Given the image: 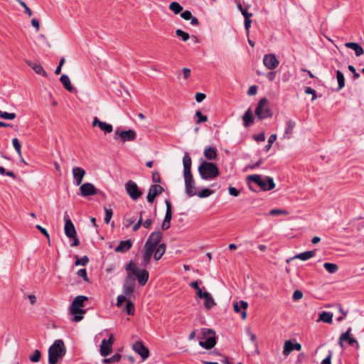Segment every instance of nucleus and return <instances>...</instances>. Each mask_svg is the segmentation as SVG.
Listing matches in <instances>:
<instances>
[{"instance_id": "51", "label": "nucleus", "mask_w": 364, "mask_h": 364, "mask_svg": "<svg viewBox=\"0 0 364 364\" xmlns=\"http://www.w3.org/2000/svg\"><path fill=\"white\" fill-rule=\"evenodd\" d=\"M143 213H144L143 211L139 212V219L137 221V223H136L133 225V228H132L134 231H137L139 229V228L142 225V215H143Z\"/></svg>"}, {"instance_id": "19", "label": "nucleus", "mask_w": 364, "mask_h": 364, "mask_svg": "<svg viewBox=\"0 0 364 364\" xmlns=\"http://www.w3.org/2000/svg\"><path fill=\"white\" fill-rule=\"evenodd\" d=\"M351 328H349L347 331L344 333H342L339 338V345L343 347V342L347 341L348 344L351 346H358V341L351 336L350 335Z\"/></svg>"}, {"instance_id": "6", "label": "nucleus", "mask_w": 364, "mask_h": 364, "mask_svg": "<svg viewBox=\"0 0 364 364\" xmlns=\"http://www.w3.org/2000/svg\"><path fill=\"white\" fill-rule=\"evenodd\" d=\"M201 331L203 336L200 338L199 345L207 350L213 348L216 344L215 332L205 328H202Z\"/></svg>"}, {"instance_id": "38", "label": "nucleus", "mask_w": 364, "mask_h": 364, "mask_svg": "<svg viewBox=\"0 0 364 364\" xmlns=\"http://www.w3.org/2000/svg\"><path fill=\"white\" fill-rule=\"evenodd\" d=\"M122 355L119 353L114 354L113 356L109 358H105L102 360L103 364L115 363L120 361Z\"/></svg>"}, {"instance_id": "26", "label": "nucleus", "mask_w": 364, "mask_h": 364, "mask_svg": "<svg viewBox=\"0 0 364 364\" xmlns=\"http://www.w3.org/2000/svg\"><path fill=\"white\" fill-rule=\"evenodd\" d=\"M132 246V243L129 240H123L119 242L114 250L116 252H126L131 249Z\"/></svg>"}, {"instance_id": "13", "label": "nucleus", "mask_w": 364, "mask_h": 364, "mask_svg": "<svg viewBox=\"0 0 364 364\" xmlns=\"http://www.w3.org/2000/svg\"><path fill=\"white\" fill-rule=\"evenodd\" d=\"M80 195L82 197H87L97 194L98 190L95 186L89 182L82 183L80 188Z\"/></svg>"}, {"instance_id": "36", "label": "nucleus", "mask_w": 364, "mask_h": 364, "mask_svg": "<svg viewBox=\"0 0 364 364\" xmlns=\"http://www.w3.org/2000/svg\"><path fill=\"white\" fill-rule=\"evenodd\" d=\"M169 9L176 15L181 13L183 8L178 2L173 1L169 4Z\"/></svg>"}, {"instance_id": "61", "label": "nucleus", "mask_w": 364, "mask_h": 364, "mask_svg": "<svg viewBox=\"0 0 364 364\" xmlns=\"http://www.w3.org/2000/svg\"><path fill=\"white\" fill-rule=\"evenodd\" d=\"M251 23H252V21L250 18H245V30H246V32L247 34H249V32H250V28L251 26Z\"/></svg>"}, {"instance_id": "22", "label": "nucleus", "mask_w": 364, "mask_h": 364, "mask_svg": "<svg viewBox=\"0 0 364 364\" xmlns=\"http://www.w3.org/2000/svg\"><path fill=\"white\" fill-rule=\"evenodd\" d=\"M70 313L73 316L72 321L73 322H79L83 318V314H85V310H83L80 307L74 306L71 304Z\"/></svg>"}, {"instance_id": "32", "label": "nucleus", "mask_w": 364, "mask_h": 364, "mask_svg": "<svg viewBox=\"0 0 364 364\" xmlns=\"http://www.w3.org/2000/svg\"><path fill=\"white\" fill-rule=\"evenodd\" d=\"M60 81L67 90L72 92L74 90V87L71 85L70 80L67 75H62L60 77Z\"/></svg>"}, {"instance_id": "18", "label": "nucleus", "mask_w": 364, "mask_h": 364, "mask_svg": "<svg viewBox=\"0 0 364 364\" xmlns=\"http://www.w3.org/2000/svg\"><path fill=\"white\" fill-rule=\"evenodd\" d=\"M92 125V127H98L105 134H109L113 131L112 124L102 122L97 117H94Z\"/></svg>"}, {"instance_id": "14", "label": "nucleus", "mask_w": 364, "mask_h": 364, "mask_svg": "<svg viewBox=\"0 0 364 364\" xmlns=\"http://www.w3.org/2000/svg\"><path fill=\"white\" fill-rule=\"evenodd\" d=\"M264 65L269 70H274L278 67L279 61L274 54H266L263 58Z\"/></svg>"}, {"instance_id": "43", "label": "nucleus", "mask_w": 364, "mask_h": 364, "mask_svg": "<svg viewBox=\"0 0 364 364\" xmlns=\"http://www.w3.org/2000/svg\"><path fill=\"white\" fill-rule=\"evenodd\" d=\"M13 146L19 157H21V146L17 138L12 139Z\"/></svg>"}, {"instance_id": "58", "label": "nucleus", "mask_w": 364, "mask_h": 364, "mask_svg": "<svg viewBox=\"0 0 364 364\" xmlns=\"http://www.w3.org/2000/svg\"><path fill=\"white\" fill-rule=\"evenodd\" d=\"M305 92L306 94L312 95V101L316 100V91L314 89H312L311 87H306L305 89Z\"/></svg>"}, {"instance_id": "64", "label": "nucleus", "mask_w": 364, "mask_h": 364, "mask_svg": "<svg viewBox=\"0 0 364 364\" xmlns=\"http://www.w3.org/2000/svg\"><path fill=\"white\" fill-rule=\"evenodd\" d=\"M331 357H332V352L330 351L328 356L323 359L321 364H331Z\"/></svg>"}, {"instance_id": "31", "label": "nucleus", "mask_w": 364, "mask_h": 364, "mask_svg": "<svg viewBox=\"0 0 364 364\" xmlns=\"http://www.w3.org/2000/svg\"><path fill=\"white\" fill-rule=\"evenodd\" d=\"M205 299V304L204 306L206 309H210L213 306L216 305V303L215 302L213 296L211 294L207 291H205V294H203V298Z\"/></svg>"}, {"instance_id": "4", "label": "nucleus", "mask_w": 364, "mask_h": 364, "mask_svg": "<svg viewBox=\"0 0 364 364\" xmlns=\"http://www.w3.org/2000/svg\"><path fill=\"white\" fill-rule=\"evenodd\" d=\"M125 270L128 272V275H131L133 278H136L141 286H144L146 284L149 277L147 270L138 268L132 261L125 265Z\"/></svg>"}, {"instance_id": "50", "label": "nucleus", "mask_w": 364, "mask_h": 364, "mask_svg": "<svg viewBox=\"0 0 364 364\" xmlns=\"http://www.w3.org/2000/svg\"><path fill=\"white\" fill-rule=\"evenodd\" d=\"M88 262H89L88 257L87 256H83L81 258L77 259L75 261V264L85 266L88 263Z\"/></svg>"}, {"instance_id": "44", "label": "nucleus", "mask_w": 364, "mask_h": 364, "mask_svg": "<svg viewBox=\"0 0 364 364\" xmlns=\"http://www.w3.org/2000/svg\"><path fill=\"white\" fill-rule=\"evenodd\" d=\"M16 117V115L15 113H9L0 110V117L2 119L12 120L14 119Z\"/></svg>"}, {"instance_id": "3", "label": "nucleus", "mask_w": 364, "mask_h": 364, "mask_svg": "<svg viewBox=\"0 0 364 364\" xmlns=\"http://www.w3.org/2000/svg\"><path fill=\"white\" fill-rule=\"evenodd\" d=\"M66 353V348L61 339H58L48 349V363L56 364Z\"/></svg>"}, {"instance_id": "29", "label": "nucleus", "mask_w": 364, "mask_h": 364, "mask_svg": "<svg viewBox=\"0 0 364 364\" xmlns=\"http://www.w3.org/2000/svg\"><path fill=\"white\" fill-rule=\"evenodd\" d=\"M286 125L287 126H286L284 136L285 138L290 139L291 136V134L293 133V130L296 126V123L294 121H293L291 119H289L287 121Z\"/></svg>"}, {"instance_id": "49", "label": "nucleus", "mask_w": 364, "mask_h": 364, "mask_svg": "<svg viewBox=\"0 0 364 364\" xmlns=\"http://www.w3.org/2000/svg\"><path fill=\"white\" fill-rule=\"evenodd\" d=\"M105 223L106 224H108V223H109V222L112 219L113 212H112V209L105 208Z\"/></svg>"}, {"instance_id": "46", "label": "nucleus", "mask_w": 364, "mask_h": 364, "mask_svg": "<svg viewBox=\"0 0 364 364\" xmlns=\"http://www.w3.org/2000/svg\"><path fill=\"white\" fill-rule=\"evenodd\" d=\"M213 193V191L212 190H210L208 188H204L196 194L200 198H207V197L210 196Z\"/></svg>"}, {"instance_id": "15", "label": "nucleus", "mask_w": 364, "mask_h": 364, "mask_svg": "<svg viewBox=\"0 0 364 364\" xmlns=\"http://www.w3.org/2000/svg\"><path fill=\"white\" fill-rule=\"evenodd\" d=\"M64 221H65V234L68 237H75L76 235V230L75 228L70 220L69 215L65 213L64 215Z\"/></svg>"}, {"instance_id": "33", "label": "nucleus", "mask_w": 364, "mask_h": 364, "mask_svg": "<svg viewBox=\"0 0 364 364\" xmlns=\"http://www.w3.org/2000/svg\"><path fill=\"white\" fill-rule=\"evenodd\" d=\"M88 298L85 296L80 295L77 296L72 302L73 306L80 308L85 307L84 303L87 301Z\"/></svg>"}, {"instance_id": "28", "label": "nucleus", "mask_w": 364, "mask_h": 364, "mask_svg": "<svg viewBox=\"0 0 364 364\" xmlns=\"http://www.w3.org/2000/svg\"><path fill=\"white\" fill-rule=\"evenodd\" d=\"M243 124L245 127L250 126L254 122V117L250 108L242 116Z\"/></svg>"}, {"instance_id": "63", "label": "nucleus", "mask_w": 364, "mask_h": 364, "mask_svg": "<svg viewBox=\"0 0 364 364\" xmlns=\"http://www.w3.org/2000/svg\"><path fill=\"white\" fill-rule=\"evenodd\" d=\"M257 87L256 85H252L249 87L247 94L249 95H254L257 93Z\"/></svg>"}, {"instance_id": "35", "label": "nucleus", "mask_w": 364, "mask_h": 364, "mask_svg": "<svg viewBox=\"0 0 364 364\" xmlns=\"http://www.w3.org/2000/svg\"><path fill=\"white\" fill-rule=\"evenodd\" d=\"M318 321H322L326 323H331L333 321V314L327 311H323L319 315Z\"/></svg>"}, {"instance_id": "42", "label": "nucleus", "mask_w": 364, "mask_h": 364, "mask_svg": "<svg viewBox=\"0 0 364 364\" xmlns=\"http://www.w3.org/2000/svg\"><path fill=\"white\" fill-rule=\"evenodd\" d=\"M196 124H200L202 122H205L208 120V117L205 115H203L202 112L199 110L196 112Z\"/></svg>"}, {"instance_id": "41", "label": "nucleus", "mask_w": 364, "mask_h": 364, "mask_svg": "<svg viewBox=\"0 0 364 364\" xmlns=\"http://www.w3.org/2000/svg\"><path fill=\"white\" fill-rule=\"evenodd\" d=\"M176 34L177 36L181 38L183 41H187L191 38L188 33L183 31L181 29H177L176 31Z\"/></svg>"}, {"instance_id": "52", "label": "nucleus", "mask_w": 364, "mask_h": 364, "mask_svg": "<svg viewBox=\"0 0 364 364\" xmlns=\"http://www.w3.org/2000/svg\"><path fill=\"white\" fill-rule=\"evenodd\" d=\"M269 214L272 215H287L288 212L285 210L272 209L270 210Z\"/></svg>"}, {"instance_id": "30", "label": "nucleus", "mask_w": 364, "mask_h": 364, "mask_svg": "<svg viewBox=\"0 0 364 364\" xmlns=\"http://www.w3.org/2000/svg\"><path fill=\"white\" fill-rule=\"evenodd\" d=\"M204 156L208 160H213L217 157V150L215 148L208 146L204 150Z\"/></svg>"}, {"instance_id": "47", "label": "nucleus", "mask_w": 364, "mask_h": 364, "mask_svg": "<svg viewBox=\"0 0 364 364\" xmlns=\"http://www.w3.org/2000/svg\"><path fill=\"white\" fill-rule=\"evenodd\" d=\"M41 352L39 350H36L34 353L29 356V359L32 362H38L41 358Z\"/></svg>"}, {"instance_id": "9", "label": "nucleus", "mask_w": 364, "mask_h": 364, "mask_svg": "<svg viewBox=\"0 0 364 364\" xmlns=\"http://www.w3.org/2000/svg\"><path fill=\"white\" fill-rule=\"evenodd\" d=\"M136 133L132 130H121L119 127L117 128L114 132V139L117 141L124 143L126 141H132L136 139Z\"/></svg>"}, {"instance_id": "16", "label": "nucleus", "mask_w": 364, "mask_h": 364, "mask_svg": "<svg viewBox=\"0 0 364 364\" xmlns=\"http://www.w3.org/2000/svg\"><path fill=\"white\" fill-rule=\"evenodd\" d=\"M164 191V188L160 185H151L149 189L147 194V200L148 202L152 203L155 199V198L161 194Z\"/></svg>"}, {"instance_id": "59", "label": "nucleus", "mask_w": 364, "mask_h": 364, "mask_svg": "<svg viewBox=\"0 0 364 364\" xmlns=\"http://www.w3.org/2000/svg\"><path fill=\"white\" fill-rule=\"evenodd\" d=\"M247 333L248 336L250 338V341L256 346L257 345L256 335L255 333H253L252 332H251V331L250 329L247 330Z\"/></svg>"}, {"instance_id": "45", "label": "nucleus", "mask_w": 364, "mask_h": 364, "mask_svg": "<svg viewBox=\"0 0 364 364\" xmlns=\"http://www.w3.org/2000/svg\"><path fill=\"white\" fill-rule=\"evenodd\" d=\"M125 311H127L128 315H134V304L130 301H128L126 306H125Z\"/></svg>"}, {"instance_id": "57", "label": "nucleus", "mask_w": 364, "mask_h": 364, "mask_svg": "<svg viewBox=\"0 0 364 364\" xmlns=\"http://www.w3.org/2000/svg\"><path fill=\"white\" fill-rule=\"evenodd\" d=\"M228 191H229L230 195L235 196V197L238 196L240 193L239 190H237V188L232 187V186L229 187Z\"/></svg>"}, {"instance_id": "11", "label": "nucleus", "mask_w": 364, "mask_h": 364, "mask_svg": "<svg viewBox=\"0 0 364 364\" xmlns=\"http://www.w3.org/2000/svg\"><path fill=\"white\" fill-rule=\"evenodd\" d=\"M114 338L112 334L110 335L108 339H103L100 346V355L102 357H107L112 353V346L114 343Z\"/></svg>"}, {"instance_id": "27", "label": "nucleus", "mask_w": 364, "mask_h": 364, "mask_svg": "<svg viewBox=\"0 0 364 364\" xmlns=\"http://www.w3.org/2000/svg\"><path fill=\"white\" fill-rule=\"evenodd\" d=\"M345 46L348 48L353 50L356 56H360L364 53L363 48L357 43L348 42L345 43Z\"/></svg>"}, {"instance_id": "1", "label": "nucleus", "mask_w": 364, "mask_h": 364, "mask_svg": "<svg viewBox=\"0 0 364 364\" xmlns=\"http://www.w3.org/2000/svg\"><path fill=\"white\" fill-rule=\"evenodd\" d=\"M163 238L160 231L151 232L147 238L141 256V264L147 266L153 256L156 261L161 259L166 250V245L161 242Z\"/></svg>"}, {"instance_id": "20", "label": "nucleus", "mask_w": 364, "mask_h": 364, "mask_svg": "<svg viewBox=\"0 0 364 364\" xmlns=\"http://www.w3.org/2000/svg\"><path fill=\"white\" fill-rule=\"evenodd\" d=\"M72 172L73 175V183L75 186H80L85 175V171L81 167L75 166L73 168Z\"/></svg>"}, {"instance_id": "34", "label": "nucleus", "mask_w": 364, "mask_h": 364, "mask_svg": "<svg viewBox=\"0 0 364 364\" xmlns=\"http://www.w3.org/2000/svg\"><path fill=\"white\" fill-rule=\"evenodd\" d=\"M315 253H316L315 250L306 251V252H301L300 254L296 255V256H294V258H297L302 261H306V260L313 257L315 255Z\"/></svg>"}, {"instance_id": "55", "label": "nucleus", "mask_w": 364, "mask_h": 364, "mask_svg": "<svg viewBox=\"0 0 364 364\" xmlns=\"http://www.w3.org/2000/svg\"><path fill=\"white\" fill-rule=\"evenodd\" d=\"M77 274L80 277L83 278L85 281L87 280V270L85 269H80L77 271Z\"/></svg>"}, {"instance_id": "23", "label": "nucleus", "mask_w": 364, "mask_h": 364, "mask_svg": "<svg viewBox=\"0 0 364 364\" xmlns=\"http://www.w3.org/2000/svg\"><path fill=\"white\" fill-rule=\"evenodd\" d=\"M301 345L299 343H293L291 341H286L284 345L283 354L288 355L292 350H300Z\"/></svg>"}, {"instance_id": "17", "label": "nucleus", "mask_w": 364, "mask_h": 364, "mask_svg": "<svg viewBox=\"0 0 364 364\" xmlns=\"http://www.w3.org/2000/svg\"><path fill=\"white\" fill-rule=\"evenodd\" d=\"M133 349L143 360H146L149 356V350L141 341L136 342L133 345Z\"/></svg>"}, {"instance_id": "12", "label": "nucleus", "mask_w": 364, "mask_h": 364, "mask_svg": "<svg viewBox=\"0 0 364 364\" xmlns=\"http://www.w3.org/2000/svg\"><path fill=\"white\" fill-rule=\"evenodd\" d=\"M135 287V278H133L131 275L127 274V277L123 284L122 291L123 294L130 297Z\"/></svg>"}, {"instance_id": "53", "label": "nucleus", "mask_w": 364, "mask_h": 364, "mask_svg": "<svg viewBox=\"0 0 364 364\" xmlns=\"http://www.w3.org/2000/svg\"><path fill=\"white\" fill-rule=\"evenodd\" d=\"M303 297V293L300 290H295L293 293L292 298L294 301H298Z\"/></svg>"}, {"instance_id": "5", "label": "nucleus", "mask_w": 364, "mask_h": 364, "mask_svg": "<svg viewBox=\"0 0 364 364\" xmlns=\"http://www.w3.org/2000/svg\"><path fill=\"white\" fill-rule=\"evenodd\" d=\"M201 178L204 180L213 179L219 175L217 166L211 162L203 161L198 167Z\"/></svg>"}, {"instance_id": "37", "label": "nucleus", "mask_w": 364, "mask_h": 364, "mask_svg": "<svg viewBox=\"0 0 364 364\" xmlns=\"http://www.w3.org/2000/svg\"><path fill=\"white\" fill-rule=\"evenodd\" d=\"M165 203H166V214H165V217H164V220H166V221L171 222V218H172L171 203L168 199L166 200Z\"/></svg>"}, {"instance_id": "24", "label": "nucleus", "mask_w": 364, "mask_h": 364, "mask_svg": "<svg viewBox=\"0 0 364 364\" xmlns=\"http://www.w3.org/2000/svg\"><path fill=\"white\" fill-rule=\"evenodd\" d=\"M26 63L37 74H38V75H40L41 76H43V77H46L47 76V73L46 72V70H44V68H43V66L41 65V64L39 62H38V61L33 62V61H31V60H27Z\"/></svg>"}, {"instance_id": "60", "label": "nucleus", "mask_w": 364, "mask_h": 364, "mask_svg": "<svg viewBox=\"0 0 364 364\" xmlns=\"http://www.w3.org/2000/svg\"><path fill=\"white\" fill-rule=\"evenodd\" d=\"M182 73H183V77L184 79H188L190 76H191V70L189 68H183L182 69Z\"/></svg>"}, {"instance_id": "7", "label": "nucleus", "mask_w": 364, "mask_h": 364, "mask_svg": "<svg viewBox=\"0 0 364 364\" xmlns=\"http://www.w3.org/2000/svg\"><path fill=\"white\" fill-rule=\"evenodd\" d=\"M248 181H252L257 184L263 191H269L275 187V183L272 178L267 176L265 179L260 175H250L247 178Z\"/></svg>"}, {"instance_id": "40", "label": "nucleus", "mask_w": 364, "mask_h": 364, "mask_svg": "<svg viewBox=\"0 0 364 364\" xmlns=\"http://www.w3.org/2000/svg\"><path fill=\"white\" fill-rule=\"evenodd\" d=\"M336 77L338 83V90H341L345 86V78L341 71H336Z\"/></svg>"}, {"instance_id": "54", "label": "nucleus", "mask_w": 364, "mask_h": 364, "mask_svg": "<svg viewBox=\"0 0 364 364\" xmlns=\"http://www.w3.org/2000/svg\"><path fill=\"white\" fill-rule=\"evenodd\" d=\"M127 297L125 294L123 295H119L117 299V306H119L123 302L127 301Z\"/></svg>"}, {"instance_id": "25", "label": "nucleus", "mask_w": 364, "mask_h": 364, "mask_svg": "<svg viewBox=\"0 0 364 364\" xmlns=\"http://www.w3.org/2000/svg\"><path fill=\"white\" fill-rule=\"evenodd\" d=\"M181 17L186 21H191V26H198L199 24V21L198 18L193 16L191 12L188 10H186L181 13Z\"/></svg>"}, {"instance_id": "39", "label": "nucleus", "mask_w": 364, "mask_h": 364, "mask_svg": "<svg viewBox=\"0 0 364 364\" xmlns=\"http://www.w3.org/2000/svg\"><path fill=\"white\" fill-rule=\"evenodd\" d=\"M323 267L325 268V269L327 272H328L331 274L336 273L338 269V267L337 264H336L334 263H330V262L324 263Z\"/></svg>"}, {"instance_id": "8", "label": "nucleus", "mask_w": 364, "mask_h": 364, "mask_svg": "<svg viewBox=\"0 0 364 364\" xmlns=\"http://www.w3.org/2000/svg\"><path fill=\"white\" fill-rule=\"evenodd\" d=\"M255 115L262 120L272 117V112L269 107L268 100L266 97L261 98L255 109Z\"/></svg>"}, {"instance_id": "56", "label": "nucleus", "mask_w": 364, "mask_h": 364, "mask_svg": "<svg viewBox=\"0 0 364 364\" xmlns=\"http://www.w3.org/2000/svg\"><path fill=\"white\" fill-rule=\"evenodd\" d=\"M36 228L43 235H45L47 239L49 240H50V236H49V234L47 231L46 229H45L44 228H43L42 226H41L40 225H36Z\"/></svg>"}, {"instance_id": "21", "label": "nucleus", "mask_w": 364, "mask_h": 364, "mask_svg": "<svg viewBox=\"0 0 364 364\" xmlns=\"http://www.w3.org/2000/svg\"><path fill=\"white\" fill-rule=\"evenodd\" d=\"M248 304L245 301H240L239 302L235 301L233 303V309L236 313H241V317L243 320L247 318L246 309H247Z\"/></svg>"}, {"instance_id": "62", "label": "nucleus", "mask_w": 364, "mask_h": 364, "mask_svg": "<svg viewBox=\"0 0 364 364\" xmlns=\"http://www.w3.org/2000/svg\"><path fill=\"white\" fill-rule=\"evenodd\" d=\"M195 98L198 102H201L203 100H205V95L201 92H198L196 93Z\"/></svg>"}, {"instance_id": "10", "label": "nucleus", "mask_w": 364, "mask_h": 364, "mask_svg": "<svg viewBox=\"0 0 364 364\" xmlns=\"http://www.w3.org/2000/svg\"><path fill=\"white\" fill-rule=\"evenodd\" d=\"M127 193L133 200H138L142 195V191L139 189L136 183L129 180L125 184Z\"/></svg>"}, {"instance_id": "48", "label": "nucleus", "mask_w": 364, "mask_h": 364, "mask_svg": "<svg viewBox=\"0 0 364 364\" xmlns=\"http://www.w3.org/2000/svg\"><path fill=\"white\" fill-rule=\"evenodd\" d=\"M276 139H277V134H272L270 135V136L269 137V139H268V143L265 146L266 151H269L271 149L272 144L276 141Z\"/></svg>"}, {"instance_id": "2", "label": "nucleus", "mask_w": 364, "mask_h": 364, "mask_svg": "<svg viewBox=\"0 0 364 364\" xmlns=\"http://www.w3.org/2000/svg\"><path fill=\"white\" fill-rule=\"evenodd\" d=\"M192 160L191 156L186 153L183 157V176L185 183V191L189 197H193L196 195V190L195 187V181L193 174L191 173Z\"/></svg>"}]
</instances>
